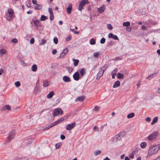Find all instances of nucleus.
<instances>
[{"label":"nucleus","instance_id":"c85d7f7f","mask_svg":"<svg viewBox=\"0 0 160 160\" xmlns=\"http://www.w3.org/2000/svg\"><path fill=\"white\" fill-rule=\"evenodd\" d=\"M154 96V95L152 93L149 94L147 96V98L151 100L153 98Z\"/></svg>","mask_w":160,"mask_h":160},{"label":"nucleus","instance_id":"5701e85b","mask_svg":"<svg viewBox=\"0 0 160 160\" xmlns=\"http://www.w3.org/2000/svg\"><path fill=\"white\" fill-rule=\"evenodd\" d=\"M40 91V90L39 86H37L36 85L34 89V93L35 94L38 93Z\"/></svg>","mask_w":160,"mask_h":160},{"label":"nucleus","instance_id":"aec40b11","mask_svg":"<svg viewBox=\"0 0 160 160\" xmlns=\"http://www.w3.org/2000/svg\"><path fill=\"white\" fill-rule=\"evenodd\" d=\"M33 23L36 26H39L40 25V22L39 20H35L33 21Z\"/></svg>","mask_w":160,"mask_h":160},{"label":"nucleus","instance_id":"6ab92c4d","mask_svg":"<svg viewBox=\"0 0 160 160\" xmlns=\"http://www.w3.org/2000/svg\"><path fill=\"white\" fill-rule=\"evenodd\" d=\"M54 95V92L53 91H52L50 92L47 95V97L48 98H51Z\"/></svg>","mask_w":160,"mask_h":160},{"label":"nucleus","instance_id":"f3484780","mask_svg":"<svg viewBox=\"0 0 160 160\" xmlns=\"http://www.w3.org/2000/svg\"><path fill=\"white\" fill-rule=\"evenodd\" d=\"M103 72H102L100 70L99 71V72L97 74V76L96 78L98 80L103 75Z\"/></svg>","mask_w":160,"mask_h":160},{"label":"nucleus","instance_id":"69168bd1","mask_svg":"<svg viewBox=\"0 0 160 160\" xmlns=\"http://www.w3.org/2000/svg\"><path fill=\"white\" fill-rule=\"evenodd\" d=\"M99 108L97 106H96L94 108V110L95 111H97L98 110Z\"/></svg>","mask_w":160,"mask_h":160},{"label":"nucleus","instance_id":"f03ea898","mask_svg":"<svg viewBox=\"0 0 160 160\" xmlns=\"http://www.w3.org/2000/svg\"><path fill=\"white\" fill-rule=\"evenodd\" d=\"M159 135V133L158 132H154L148 137V139L151 141L155 140Z\"/></svg>","mask_w":160,"mask_h":160},{"label":"nucleus","instance_id":"1a4fd4ad","mask_svg":"<svg viewBox=\"0 0 160 160\" xmlns=\"http://www.w3.org/2000/svg\"><path fill=\"white\" fill-rule=\"evenodd\" d=\"M73 77L74 80L78 81L79 79V74L78 72H76L73 75Z\"/></svg>","mask_w":160,"mask_h":160},{"label":"nucleus","instance_id":"f257e3e1","mask_svg":"<svg viewBox=\"0 0 160 160\" xmlns=\"http://www.w3.org/2000/svg\"><path fill=\"white\" fill-rule=\"evenodd\" d=\"M158 151V149L155 146L151 147L149 149L147 158H149L152 155L157 153Z\"/></svg>","mask_w":160,"mask_h":160},{"label":"nucleus","instance_id":"b1692460","mask_svg":"<svg viewBox=\"0 0 160 160\" xmlns=\"http://www.w3.org/2000/svg\"><path fill=\"white\" fill-rule=\"evenodd\" d=\"M72 61L74 62L73 65L74 67L77 66L78 64L79 61L78 59H75L74 58L72 59Z\"/></svg>","mask_w":160,"mask_h":160},{"label":"nucleus","instance_id":"6e6d98bb","mask_svg":"<svg viewBox=\"0 0 160 160\" xmlns=\"http://www.w3.org/2000/svg\"><path fill=\"white\" fill-rule=\"evenodd\" d=\"M50 19L51 20H52L54 19V16L53 14H50Z\"/></svg>","mask_w":160,"mask_h":160},{"label":"nucleus","instance_id":"13d9d810","mask_svg":"<svg viewBox=\"0 0 160 160\" xmlns=\"http://www.w3.org/2000/svg\"><path fill=\"white\" fill-rule=\"evenodd\" d=\"M34 39L33 38H32L30 40V43L31 44L34 43Z\"/></svg>","mask_w":160,"mask_h":160},{"label":"nucleus","instance_id":"0e129e2a","mask_svg":"<svg viewBox=\"0 0 160 160\" xmlns=\"http://www.w3.org/2000/svg\"><path fill=\"white\" fill-rule=\"evenodd\" d=\"M60 138L62 140H63L65 139V137L64 135H61L60 136Z\"/></svg>","mask_w":160,"mask_h":160},{"label":"nucleus","instance_id":"ea45409f","mask_svg":"<svg viewBox=\"0 0 160 160\" xmlns=\"http://www.w3.org/2000/svg\"><path fill=\"white\" fill-rule=\"evenodd\" d=\"M62 146V144L61 143H57L55 145L56 148L58 149L60 147Z\"/></svg>","mask_w":160,"mask_h":160},{"label":"nucleus","instance_id":"680f3d73","mask_svg":"<svg viewBox=\"0 0 160 160\" xmlns=\"http://www.w3.org/2000/svg\"><path fill=\"white\" fill-rule=\"evenodd\" d=\"M57 52V50L56 49H53L52 51V53L53 54H55Z\"/></svg>","mask_w":160,"mask_h":160},{"label":"nucleus","instance_id":"2eb2a0df","mask_svg":"<svg viewBox=\"0 0 160 160\" xmlns=\"http://www.w3.org/2000/svg\"><path fill=\"white\" fill-rule=\"evenodd\" d=\"M6 109H7L8 110H11V108L10 105H5L4 107L2 108L1 109V111H3Z\"/></svg>","mask_w":160,"mask_h":160},{"label":"nucleus","instance_id":"9d476101","mask_svg":"<svg viewBox=\"0 0 160 160\" xmlns=\"http://www.w3.org/2000/svg\"><path fill=\"white\" fill-rule=\"evenodd\" d=\"M8 12L9 14V18L10 19H11L13 15V10L11 8L9 9L8 10Z\"/></svg>","mask_w":160,"mask_h":160},{"label":"nucleus","instance_id":"5fc2aeb1","mask_svg":"<svg viewBox=\"0 0 160 160\" xmlns=\"http://www.w3.org/2000/svg\"><path fill=\"white\" fill-rule=\"evenodd\" d=\"M71 39V36H68L65 39V41L66 42H68Z\"/></svg>","mask_w":160,"mask_h":160},{"label":"nucleus","instance_id":"6e6552de","mask_svg":"<svg viewBox=\"0 0 160 160\" xmlns=\"http://www.w3.org/2000/svg\"><path fill=\"white\" fill-rule=\"evenodd\" d=\"M108 37L109 38H113V39L115 40H119L118 37L117 36V35L113 34L112 33H110L108 35Z\"/></svg>","mask_w":160,"mask_h":160},{"label":"nucleus","instance_id":"4468645a","mask_svg":"<svg viewBox=\"0 0 160 160\" xmlns=\"http://www.w3.org/2000/svg\"><path fill=\"white\" fill-rule=\"evenodd\" d=\"M85 99V97L83 96L79 97L75 99V101L76 102L80 101L82 102L84 101Z\"/></svg>","mask_w":160,"mask_h":160},{"label":"nucleus","instance_id":"2f4dec72","mask_svg":"<svg viewBox=\"0 0 160 160\" xmlns=\"http://www.w3.org/2000/svg\"><path fill=\"white\" fill-rule=\"evenodd\" d=\"M147 145V143L145 142H142L140 144V146L142 148H144Z\"/></svg>","mask_w":160,"mask_h":160},{"label":"nucleus","instance_id":"37998d69","mask_svg":"<svg viewBox=\"0 0 160 160\" xmlns=\"http://www.w3.org/2000/svg\"><path fill=\"white\" fill-rule=\"evenodd\" d=\"M59 123V122L58 121V120H57L56 121H55L54 122L51 123V124L52 125V126L53 127V126L57 125V124H58Z\"/></svg>","mask_w":160,"mask_h":160},{"label":"nucleus","instance_id":"a18cd8bd","mask_svg":"<svg viewBox=\"0 0 160 160\" xmlns=\"http://www.w3.org/2000/svg\"><path fill=\"white\" fill-rule=\"evenodd\" d=\"M106 39L104 38H102L100 40V42L102 44H103L105 42Z\"/></svg>","mask_w":160,"mask_h":160},{"label":"nucleus","instance_id":"f8f14e48","mask_svg":"<svg viewBox=\"0 0 160 160\" xmlns=\"http://www.w3.org/2000/svg\"><path fill=\"white\" fill-rule=\"evenodd\" d=\"M122 138V137L118 133L113 138V140L116 142L117 141L121 140Z\"/></svg>","mask_w":160,"mask_h":160},{"label":"nucleus","instance_id":"79ce46f5","mask_svg":"<svg viewBox=\"0 0 160 160\" xmlns=\"http://www.w3.org/2000/svg\"><path fill=\"white\" fill-rule=\"evenodd\" d=\"M53 42L55 44H57L58 43V39L57 37H55L54 38Z\"/></svg>","mask_w":160,"mask_h":160},{"label":"nucleus","instance_id":"864d4df0","mask_svg":"<svg viewBox=\"0 0 160 160\" xmlns=\"http://www.w3.org/2000/svg\"><path fill=\"white\" fill-rule=\"evenodd\" d=\"M134 152H133L130 155H129V158H134Z\"/></svg>","mask_w":160,"mask_h":160},{"label":"nucleus","instance_id":"f704fd0d","mask_svg":"<svg viewBox=\"0 0 160 160\" xmlns=\"http://www.w3.org/2000/svg\"><path fill=\"white\" fill-rule=\"evenodd\" d=\"M43 85L44 87H46L48 86V82L47 80H45L43 82Z\"/></svg>","mask_w":160,"mask_h":160},{"label":"nucleus","instance_id":"c9c22d12","mask_svg":"<svg viewBox=\"0 0 160 160\" xmlns=\"http://www.w3.org/2000/svg\"><path fill=\"white\" fill-rule=\"evenodd\" d=\"M90 43L91 45H94L96 43L95 40L92 38L91 39L90 41Z\"/></svg>","mask_w":160,"mask_h":160},{"label":"nucleus","instance_id":"052dcab7","mask_svg":"<svg viewBox=\"0 0 160 160\" xmlns=\"http://www.w3.org/2000/svg\"><path fill=\"white\" fill-rule=\"evenodd\" d=\"M48 12H49L50 14H53V12L51 8H49L48 9Z\"/></svg>","mask_w":160,"mask_h":160},{"label":"nucleus","instance_id":"e2e57ef3","mask_svg":"<svg viewBox=\"0 0 160 160\" xmlns=\"http://www.w3.org/2000/svg\"><path fill=\"white\" fill-rule=\"evenodd\" d=\"M146 121L147 122H150L151 121V118L148 117L146 118Z\"/></svg>","mask_w":160,"mask_h":160},{"label":"nucleus","instance_id":"ddd939ff","mask_svg":"<svg viewBox=\"0 0 160 160\" xmlns=\"http://www.w3.org/2000/svg\"><path fill=\"white\" fill-rule=\"evenodd\" d=\"M63 80L65 82H70L71 81V79L69 77L65 76L63 77Z\"/></svg>","mask_w":160,"mask_h":160},{"label":"nucleus","instance_id":"4be33fe9","mask_svg":"<svg viewBox=\"0 0 160 160\" xmlns=\"http://www.w3.org/2000/svg\"><path fill=\"white\" fill-rule=\"evenodd\" d=\"M158 120V117H155L153 119L152 121L151 124L152 125H153L155 124L156 123Z\"/></svg>","mask_w":160,"mask_h":160},{"label":"nucleus","instance_id":"4d7b16f0","mask_svg":"<svg viewBox=\"0 0 160 160\" xmlns=\"http://www.w3.org/2000/svg\"><path fill=\"white\" fill-rule=\"evenodd\" d=\"M93 130H95L96 132L99 131V128L96 126H94L93 128Z\"/></svg>","mask_w":160,"mask_h":160},{"label":"nucleus","instance_id":"39448f33","mask_svg":"<svg viewBox=\"0 0 160 160\" xmlns=\"http://www.w3.org/2000/svg\"><path fill=\"white\" fill-rule=\"evenodd\" d=\"M89 2L88 0H82L81 1L79 4L78 9L79 11H82L83 8V6H84L85 4H88Z\"/></svg>","mask_w":160,"mask_h":160},{"label":"nucleus","instance_id":"e433bc0d","mask_svg":"<svg viewBox=\"0 0 160 160\" xmlns=\"http://www.w3.org/2000/svg\"><path fill=\"white\" fill-rule=\"evenodd\" d=\"M122 138L123 137L126 135V132L125 131H122L121 132L119 133Z\"/></svg>","mask_w":160,"mask_h":160},{"label":"nucleus","instance_id":"c756f323","mask_svg":"<svg viewBox=\"0 0 160 160\" xmlns=\"http://www.w3.org/2000/svg\"><path fill=\"white\" fill-rule=\"evenodd\" d=\"M117 77L119 79H122L124 77L123 75L121 73H118Z\"/></svg>","mask_w":160,"mask_h":160},{"label":"nucleus","instance_id":"393cba45","mask_svg":"<svg viewBox=\"0 0 160 160\" xmlns=\"http://www.w3.org/2000/svg\"><path fill=\"white\" fill-rule=\"evenodd\" d=\"M135 116V114L133 112L131 113L128 114L127 116V118L129 119Z\"/></svg>","mask_w":160,"mask_h":160},{"label":"nucleus","instance_id":"603ef678","mask_svg":"<svg viewBox=\"0 0 160 160\" xmlns=\"http://www.w3.org/2000/svg\"><path fill=\"white\" fill-rule=\"evenodd\" d=\"M11 42H12L16 43H17L18 42V40L16 38H14V39H12V40Z\"/></svg>","mask_w":160,"mask_h":160},{"label":"nucleus","instance_id":"7c9ffc66","mask_svg":"<svg viewBox=\"0 0 160 160\" xmlns=\"http://www.w3.org/2000/svg\"><path fill=\"white\" fill-rule=\"evenodd\" d=\"M47 18H48L46 16L44 15H42L41 16L40 20L41 21H44L47 19Z\"/></svg>","mask_w":160,"mask_h":160},{"label":"nucleus","instance_id":"3c124183","mask_svg":"<svg viewBox=\"0 0 160 160\" xmlns=\"http://www.w3.org/2000/svg\"><path fill=\"white\" fill-rule=\"evenodd\" d=\"M67 69H68V71L69 72H72L73 70V68L70 67H68L67 68Z\"/></svg>","mask_w":160,"mask_h":160},{"label":"nucleus","instance_id":"7ed1b4c3","mask_svg":"<svg viewBox=\"0 0 160 160\" xmlns=\"http://www.w3.org/2000/svg\"><path fill=\"white\" fill-rule=\"evenodd\" d=\"M15 131L14 130H11L10 133H9L8 136L7 137V140L6 142H9L13 139L15 136Z\"/></svg>","mask_w":160,"mask_h":160},{"label":"nucleus","instance_id":"a19ab883","mask_svg":"<svg viewBox=\"0 0 160 160\" xmlns=\"http://www.w3.org/2000/svg\"><path fill=\"white\" fill-rule=\"evenodd\" d=\"M100 54V53L99 52H95L93 53V56L95 58H97Z\"/></svg>","mask_w":160,"mask_h":160},{"label":"nucleus","instance_id":"a211bd4d","mask_svg":"<svg viewBox=\"0 0 160 160\" xmlns=\"http://www.w3.org/2000/svg\"><path fill=\"white\" fill-rule=\"evenodd\" d=\"M120 85V82L119 81H116L114 84L113 88H116Z\"/></svg>","mask_w":160,"mask_h":160},{"label":"nucleus","instance_id":"774afa93","mask_svg":"<svg viewBox=\"0 0 160 160\" xmlns=\"http://www.w3.org/2000/svg\"><path fill=\"white\" fill-rule=\"evenodd\" d=\"M103 160H110V159L108 157H106Z\"/></svg>","mask_w":160,"mask_h":160},{"label":"nucleus","instance_id":"bb28decb","mask_svg":"<svg viewBox=\"0 0 160 160\" xmlns=\"http://www.w3.org/2000/svg\"><path fill=\"white\" fill-rule=\"evenodd\" d=\"M6 50L4 49H2L0 50V55L1 56H2L3 54H6Z\"/></svg>","mask_w":160,"mask_h":160},{"label":"nucleus","instance_id":"72a5a7b5","mask_svg":"<svg viewBox=\"0 0 160 160\" xmlns=\"http://www.w3.org/2000/svg\"><path fill=\"white\" fill-rule=\"evenodd\" d=\"M130 24V22H124L123 23V26L124 27H128Z\"/></svg>","mask_w":160,"mask_h":160},{"label":"nucleus","instance_id":"58836bf2","mask_svg":"<svg viewBox=\"0 0 160 160\" xmlns=\"http://www.w3.org/2000/svg\"><path fill=\"white\" fill-rule=\"evenodd\" d=\"M107 68V67H106L105 66H104L103 67H102L100 70L102 72H103V74L104 71L106 69V68Z\"/></svg>","mask_w":160,"mask_h":160},{"label":"nucleus","instance_id":"09e8293b","mask_svg":"<svg viewBox=\"0 0 160 160\" xmlns=\"http://www.w3.org/2000/svg\"><path fill=\"white\" fill-rule=\"evenodd\" d=\"M154 74H152L150 75L149 76L146 78V79L150 80L151 78H153V76L154 75Z\"/></svg>","mask_w":160,"mask_h":160},{"label":"nucleus","instance_id":"338daca9","mask_svg":"<svg viewBox=\"0 0 160 160\" xmlns=\"http://www.w3.org/2000/svg\"><path fill=\"white\" fill-rule=\"evenodd\" d=\"M32 3L34 4H36L37 2V1L36 0H32Z\"/></svg>","mask_w":160,"mask_h":160},{"label":"nucleus","instance_id":"a878e982","mask_svg":"<svg viewBox=\"0 0 160 160\" xmlns=\"http://www.w3.org/2000/svg\"><path fill=\"white\" fill-rule=\"evenodd\" d=\"M36 6L34 8V9L35 10H41L42 8V6L38 4H36Z\"/></svg>","mask_w":160,"mask_h":160},{"label":"nucleus","instance_id":"473e14b6","mask_svg":"<svg viewBox=\"0 0 160 160\" xmlns=\"http://www.w3.org/2000/svg\"><path fill=\"white\" fill-rule=\"evenodd\" d=\"M85 69L84 68H82L80 71V73L82 76L85 74Z\"/></svg>","mask_w":160,"mask_h":160},{"label":"nucleus","instance_id":"dca6fc26","mask_svg":"<svg viewBox=\"0 0 160 160\" xmlns=\"http://www.w3.org/2000/svg\"><path fill=\"white\" fill-rule=\"evenodd\" d=\"M118 70L117 68H115L112 72V78L114 79L115 78V76L116 75L117 72H118Z\"/></svg>","mask_w":160,"mask_h":160},{"label":"nucleus","instance_id":"0eeeda50","mask_svg":"<svg viewBox=\"0 0 160 160\" xmlns=\"http://www.w3.org/2000/svg\"><path fill=\"white\" fill-rule=\"evenodd\" d=\"M68 50L67 48L64 49L62 52L61 53L59 58H61L64 57L68 53Z\"/></svg>","mask_w":160,"mask_h":160},{"label":"nucleus","instance_id":"c03bdc74","mask_svg":"<svg viewBox=\"0 0 160 160\" xmlns=\"http://www.w3.org/2000/svg\"><path fill=\"white\" fill-rule=\"evenodd\" d=\"M15 85L17 87H18L20 86V83L19 81H17L15 83Z\"/></svg>","mask_w":160,"mask_h":160},{"label":"nucleus","instance_id":"4c0bfd02","mask_svg":"<svg viewBox=\"0 0 160 160\" xmlns=\"http://www.w3.org/2000/svg\"><path fill=\"white\" fill-rule=\"evenodd\" d=\"M101 153V151L99 150H97L94 153V155L96 156L100 154Z\"/></svg>","mask_w":160,"mask_h":160},{"label":"nucleus","instance_id":"49530a36","mask_svg":"<svg viewBox=\"0 0 160 160\" xmlns=\"http://www.w3.org/2000/svg\"><path fill=\"white\" fill-rule=\"evenodd\" d=\"M46 42V41L45 39H43L42 40V42L39 44V45H41L44 44Z\"/></svg>","mask_w":160,"mask_h":160},{"label":"nucleus","instance_id":"8fccbe9b","mask_svg":"<svg viewBox=\"0 0 160 160\" xmlns=\"http://www.w3.org/2000/svg\"><path fill=\"white\" fill-rule=\"evenodd\" d=\"M107 27L108 28L109 30H112V27L111 24H108Z\"/></svg>","mask_w":160,"mask_h":160},{"label":"nucleus","instance_id":"9b49d317","mask_svg":"<svg viewBox=\"0 0 160 160\" xmlns=\"http://www.w3.org/2000/svg\"><path fill=\"white\" fill-rule=\"evenodd\" d=\"M72 5L71 3L69 4L68 5V7L67 8V12L68 14L71 13V11L72 9Z\"/></svg>","mask_w":160,"mask_h":160},{"label":"nucleus","instance_id":"423d86ee","mask_svg":"<svg viewBox=\"0 0 160 160\" xmlns=\"http://www.w3.org/2000/svg\"><path fill=\"white\" fill-rule=\"evenodd\" d=\"M76 123L75 122L72 123L71 124H68L66 127V129L68 130H70L76 126Z\"/></svg>","mask_w":160,"mask_h":160},{"label":"nucleus","instance_id":"412c9836","mask_svg":"<svg viewBox=\"0 0 160 160\" xmlns=\"http://www.w3.org/2000/svg\"><path fill=\"white\" fill-rule=\"evenodd\" d=\"M105 9L104 7H101L98 9L97 11L99 12L102 13L104 12Z\"/></svg>","mask_w":160,"mask_h":160},{"label":"nucleus","instance_id":"bf43d9fd","mask_svg":"<svg viewBox=\"0 0 160 160\" xmlns=\"http://www.w3.org/2000/svg\"><path fill=\"white\" fill-rule=\"evenodd\" d=\"M64 120V118L63 117H61L60 118L58 119V121L59 123V122L62 121Z\"/></svg>","mask_w":160,"mask_h":160},{"label":"nucleus","instance_id":"20e7f679","mask_svg":"<svg viewBox=\"0 0 160 160\" xmlns=\"http://www.w3.org/2000/svg\"><path fill=\"white\" fill-rule=\"evenodd\" d=\"M63 114V111L61 108H58L54 109L52 115L54 117L58 115H62Z\"/></svg>","mask_w":160,"mask_h":160},{"label":"nucleus","instance_id":"cd10ccee","mask_svg":"<svg viewBox=\"0 0 160 160\" xmlns=\"http://www.w3.org/2000/svg\"><path fill=\"white\" fill-rule=\"evenodd\" d=\"M33 72H36L37 69V67L36 64H33L31 68Z\"/></svg>","mask_w":160,"mask_h":160},{"label":"nucleus","instance_id":"de8ad7c7","mask_svg":"<svg viewBox=\"0 0 160 160\" xmlns=\"http://www.w3.org/2000/svg\"><path fill=\"white\" fill-rule=\"evenodd\" d=\"M52 127H53V126H52V125L51 124L50 125H48V126L46 127L44 129V130H48Z\"/></svg>","mask_w":160,"mask_h":160}]
</instances>
